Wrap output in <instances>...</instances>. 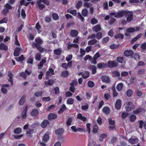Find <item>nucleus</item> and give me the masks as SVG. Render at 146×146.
Here are the masks:
<instances>
[{"label": "nucleus", "mask_w": 146, "mask_h": 146, "mask_svg": "<svg viewBox=\"0 0 146 146\" xmlns=\"http://www.w3.org/2000/svg\"><path fill=\"white\" fill-rule=\"evenodd\" d=\"M66 109V107L65 105L63 104L62 105L61 108H60L59 111H58L59 113H60L63 112Z\"/></svg>", "instance_id": "nucleus-44"}, {"label": "nucleus", "mask_w": 146, "mask_h": 146, "mask_svg": "<svg viewBox=\"0 0 146 146\" xmlns=\"http://www.w3.org/2000/svg\"><path fill=\"white\" fill-rule=\"evenodd\" d=\"M101 79L104 82L109 83L110 81L109 78L106 76H103L101 78Z\"/></svg>", "instance_id": "nucleus-15"}, {"label": "nucleus", "mask_w": 146, "mask_h": 146, "mask_svg": "<svg viewBox=\"0 0 146 146\" xmlns=\"http://www.w3.org/2000/svg\"><path fill=\"white\" fill-rule=\"evenodd\" d=\"M117 66V63L114 61H109L108 62V66L109 67L113 68Z\"/></svg>", "instance_id": "nucleus-6"}, {"label": "nucleus", "mask_w": 146, "mask_h": 146, "mask_svg": "<svg viewBox=\"0 0 146 146\" xmlns=\"http://www.w3.org/2000/svg\"><path fill=\"white\" fill-rule=\"evenodd\" d=\"M93 131L94 133H96L98 130V126L96 123H95L93 129Z\"/></svg>", "instance_id": "nucleus-42"}, {"label": "nucleus", "mask_w": 146, "mask_h": 146, "mask_svg": "<svg viewBox=\"0 0 146 146\" xmlns=\"http://www.w3.org/2000/svg\"><path fill=\"white\" fill-rule=\"evenodd\" d=\"M78 34V31L76 30H72L71 31L70 35L72 37H76L77 36Z\"/></svg>", "instance_id": "nucleus-25"}, {"label": "nucleus", "mask_w": 146, "mask_h": 146, "mask_svg": "<svg viewBox=\"0 0 146 146\" xmlns=\"http://www.w3.org/2000/svg\"><path fill=\"white\" fill-rule=\"evenodd\" d=\"M109 123L110 125L109 126V128L110 130H113L114 129V125L115 123L114 121L112 120L111 119H109Z\"/></svg>", "instance_id": "nucleus-9"}, {"label": "nucleus", "mask_w": 146, "mask_h": 146, "mask_svg": "<svg viewBox=\"0 0 146 146\" xmlns=\"http://www.w3.org/2000/svg\"><path fill=\"white\" fill-rule=\"evenodd\" d=\"M72 47H74L77 48L78 47V44H69L68 45V48L69 49H70Z\"/></svg>", "instance_id": "nucleus-41"}, {"label": "nucleus", "mask_w": 146, "mask_h": 146, "mask_svg": "<svg viewBox=\"0 0 146 146\" xmlns=\"http://www.w3.org/2000/svg\"><path fill=\"white\" fill-rule=\"evenodd\" d=\"M38 110L34 109L31 112V114L33 116H36L38 114Z\"/></svg>", "instance_id": "nucleus-26"}, {"label": "nucleus", "mask_w": 146, "mask_h": 146, "mask_svg": "<svg viewBox=\"0 0 146 146\" xmlns=\"http://www.w3.org/2000/svg\"><path fill=\"white\" fill-rule=\"evenodd\" d=\"M70 84L71 85V86L70 88V90L72 93H74L75 90L74 86L76 85V82H75L74 81L72 83H71Z\"/></svg>", "instance_id": "nucleus-16"}, {"label": "nucleus", "mask_w": 146, "mask_h": 146, "mask_svg": "<svg viewBox=\"0 0 146 146\" xmlns=\"http://www.w3.org/2000/svg\"><path fill=\"white\" fill-rule=\"evenodd\" d=\"M80 56H78V58L79 59L82 58L83 56L85 54V51L82 49H80Z\"/></svg>", "instance_id": "nucleus-28"}, {"label": "nucleus", "mask_w": 146, "mask_h": 146, "mask_svg": "<svg viewBox=\"0 0 146 146\" xmlns=\"http://www.w3.org/2000/svg\"><path fill=\"white\" fill-rule=\"evenodd\" d=\"M92 70V73L93 74H94L96 73V68L94 66H92L91 68Z\"/></svg>", "instance_id": "nucleus-63"}, {"label": "nucleus", "mask_w": 146, "mask_h": 146, "mask_svg": "<svg viewBox=\"0 0 146 146\" xmlns=\"http://www.w3.org/2000/svg\"><path fill=\"white\" fill-rule=\"evenodd\" d=\"M128 115V113L127 112L123 111L122 113V118L124 119Z\"/></svg>", "instance_id": "nucleus-53"}, {"label": "nucleus", "mask_w": 146, "mask_h": 146, "mask_svg": "<svg viewBox=\"0 0 146 146\" xmlns=\"http://www.w3.org/2000/svg\"><path fill=\"white\" fill-rule=\"evenodd\" d=\"M14 132L15 133L20 134L21 132V129L20 128H17L14 130Z\"/></svg>", "instance_id": "nucleus-36"}, {"label": "nucleus", "mask_w": 146, "mask_h": 146, "mask_svg": "<svg viewBox=\"0 0 146 146\" xmlns=\"http://www.w3.org/2000/svg\"><path fill=\"white\" fill-rule=\"evenodd\" d=\"M36 29L37 30L38 33L42 31V28L38 23H37L36 25Z\"/></svg>", "instance_id": "nucleus-29"}, {"label": "nucleus", "mask_w": 146, "mask_h": 146, "mask_svg": "<svg viewBox=\"0 0 146 146\" xmlns=\"http://www.w3.org/2000/svg\"><path fill=\"white\" fill-rule=\"evenodd\" d=\"M41 55L39 53H37L35 55V58L36 60L39 61L40 59Z\"/></svg>", "instance_id": "nucleus-51"}, {"label": "nucleus", "mask_w": 146, "mask_h": 146, "mask_svg": "<svg viewBox=\"0 0 146 146\" xmlns=\"http://www.w3.org/2000/svg\"><path fill=\"white\" fill-rule=\"evenodd\" d=\"M72 131L76 133L77 132V127L75 126H72L71 127Z\"/></svg>", "instance_id": "nucleus-59"}, {"label": "nucleus", "mask_w": 146, "mask_h": 146, "mask_svg": "<svg viewBox=\"0 0 146 146\" xmlns=\"http://www.w3.org/2000/svg\"><path fill=\"white\" fill-rule=\"evenodd\" d=\"M103 112L106 114H108L110 113V108L108 107H104L102 110Z\"/></svg>", "instance_id": "nucleus-20"}, {"label": "nucleus", "mask_w": 146, "mask_h": 146, "mask_svg": "<svg viewBox=\"0 0 146 146\" xmlns=\"http://www.w3.org/2000/svg\"><path fill=\"white\" fill-rule=\"evenodd\" d=\"M126 15L127 16V21L128 22H130L133 19V15L132 12H127Z\"/></svg>", "instance_id": "nucleus-7"}, {"label": "nucleus", "mask_w": 146, "mask_h": 146, "mask_svg": "<svg viewBox=\"0 0 146 146\" xmlns=\"http://www.w3.org/2000/svg\"><path fill=\"white\" fill-rule=\"evenodd\" d=\"M142 34L140 33L136 37L134 38L132 40V42L133 43H134L141 36Z\"/></svg>", "instance_id": "nucleus-40"}, {"label": "nucleus", "mask_w": 146, "mask_h": 146, "mask_svg": "<svg viewBox=\"0 0 146 146\" xmlns=\"http://www.w3.org/2000/svg\"><path fill=\"white\" fill-rule=\"evenodd\" d=\"M136 93L137 96L139 97H140L143 95L142 92L139 90H136Z\"/></svg>", "instance_id": "nucleus-58"}, {"label": "nucleus", "mask_w": 146, "mask_h": 146, "mask_svg": "<svg viewBox=\"0 0 146 146\" xmlns=\"http://www.w3.org/2000/svg\"><path fill=\"white\" fill-rule=\"evenodd\" d=\"M26 98L25 96H23L21 98L19 102V104L21 105H23L25 100Z\"/></svg>", "instance_id": "nucleus-33"}, {"label": "nucleus", "mask_w": 146, "mask_h": 146, "mask_svg": "<svg viewBox=\"0 0 146 146\" xmlns=\"http://www.w3.org/2000/svg\"><path fill=\"white\" fill-rule=\"evenodd\" d=\"M43 94V92H42L38 91L35 93L34 95L36 97H38L42 96Z\"/></svg>", "instance_id": "nucleus-37"}, {"label": "nucleus", "mask_w": 146, "mask_h": 146, "mask_svg": "<svg viewBox=\"0 0 146 146\" xmlns=\"http://www.w3.org/2000/svg\"><path fill=\"white\" fill-rule=\"evenodd\" d=\"M72 119L71 118H69L67 119L66 122V124L68 126H69L71 125V124L72 122Z\"/></svg>", "instance_id": "nucleus-52"}, {"label": "nucleus", "mask_w": 146, "mask_h": 146, "mask_svg": "<svg viewBox=\"0 0 146 146\" xmlns=\"http://www.w3.org/2000/svg\"><path fill=\"white\" fill-rule=\"evenodd\" d=\"M8 76L9 77V78L8 80L9 82L12 83L13 80L12 77H13V74L11 72H9L7 74Z\"/></svg>", "instance_id": "nucleus-27"}, {"label": "nucleus", "mask_w": 146, "mask_h": 146, "mask_svg": "<svg viewBox=\"0 0 146 146\" xmlns=\"http://www.w3.org/2000/svg\"><path fill=\"white\" fill-rule=\"evenodd\" d=\"M89 76V74L88 72H85L84 73L82 74L83 77L85 78H88Z\"/></svg>", "instance_id": "nucleus-50"}, {"label": "nucleus", "mask_w": 146, "mask_h": 146, "mask_svg": "<svg viewBox=\"0 0 146 146\" xmlns=\"http://www.w3.org/2000/svg\"><path fill=\"white\" fill-rule=\"evenodd\" d=\"M101 28L100 25H97L94 26L93 28V30L94 31L96 32L101 30Z\"/></svg>", "instance_id": "nucleus-19"}, {"label": "nucleus", "mask_w": 146, "mask_h": 146, "mask_svg": "<svg viewBox=\"0 0 146 146\" xmlns=\"http://www.w3.org/2000/svg\"><path fill=\"white\" fill-rule=\"evenodd\" d=\"M15 58L17 61L21 62L23 61L25 58H24L23 55H22L16 58Z\"/></svg>", "instance_id": "nucleus-35"}, {"label": "nucleus", "mask_w": 146, "mask_h": 146, "mask_svg": "<svg viewBox=\"0 0 146 146\" xmlns=\"http://www.w3.org/2000/svg\"><path fill=\"white\" fill-rule=\"evenodd\" d=\"M77 118L81 119L83 121H85L86 120V117L84 116H83L80 113H79L78 114Z\"/></svg>", "instance_id": "nucleus-22"}, {"label": "nucleus", "mask_w": 146, "mask_h": 146, "mask_svg": "<svg viewBox=\"0 0 146 146\" xmlns=\"http://www.w3.org/2000/svg\"><path fill=\"white\" fill-rule=\"evenodd\" d=\"M98 20L94 18H93L91 20V23L92 24H95L97 23H98Z\"/></svg>", "instance_id": "nucleus-62"}, {"label": "nucleus", "mask_w": 146, "mask_h": 146, "mask_svg": "<svg viewBox=\"0 0 146 146\" xmlns=\"http://www.w3.org/2000/svg\"><path fill=\"white\" fill-rule=\"evenodd\" d=\"M109 38L108 37H106L104 38L102 41V43L104 44H106L109 40Z\"/></svg>", "instance_id": "nucleus-54"}, {"label": "nucleus", "mask_w": 146, "mask_h": 146, "mask_svg": "<svg viewBox=\"0 0 146 146\" xmlns=\"http://www.w3.org/2000/svg\"><path fill=\"white\" fill-rule=\"evenodd\" d=\"M69 74L68 71H65L63 72L61 74V76L64 77H66L68 76Z\"/></svg>", "instance_id": "nucleus-49"}, {"label": "nucleus", "mask_w": 146, "mask_h": 146, "mask_svg": "<svg viewBox=\"0 0 146 146\" xmlns=\"http://www.w3.org/2000/svg\"><path fill=\"white\" fill-rule=\"evenodd\" d=\"M97 42V40L95 39H93L92 40H89L88 42V45H91L95 44Z\"/></svg>", "instance_id": "nucleus-34"}, {"label": "nucleus", "mask_w": 146, "mask_h": 146, "mask_svg": "<svg viewBox=\"0 0 146 146\" xmlns=\"http://www.w3.org/2000/svg\"><path fill=\"white\" fill-rule=\"evenodd\" d=\"M74 99L71 98L68 99L67 101V103L68 104L71 105L73 104Z\"/></svg>", "instance_id": "nucleus-38"}, {"label": "nucleus", "mask_w": 146, "mask_h": 146, "mask_svg": "<svg viewBox=\"0 0 146 146\" xmlns=\"http://www.w3.org/2000/svg\"><path fill=\"white\" fill-rule=\"evenodd\" d=\"M35 43L34 44L36 48L38 50L41 52H46V49L42 48L40 46V45L42 44L43 43V41L40 38L38 37L35 39Z\"/></svg>", "instance_id": "nucleus-1"}, {"label": "nucleus", "mask_w": 146, "mask_h": 146, "mask_svg": "<svg viewBox=\"0 0 146 146\" xmlns=\"http://www.w3.org/2000/svg\"><path fill=\"white\" fill-rule=\"evenodd\" d=\"M82 15L83 16L86 17L88 15L87 10L85 9H84L82 11Z\"/></svg>", "instance_id": "nucleus-43"}, {"label": "nucleus", "mask_w": 146, "mask_h": 146, "mask_svg": "<svg viewBox=\"0 0 146 146\" xmlns=\"http://www.w3.org/2000/svg\"><path fill=\"white\" fill-rule=\"evenodd\" d=\"M49 139V136L48 134H45L43 136L42 138V141L43 143H45Z\"/></svg>", "instance_id": "nucleus-17"}, {"label": "nucleus", "mask_w": 146, "mask_h": 146, "mask_svg": "<svg viewBox=\"0 0 146 146\" xmlns=\"http://www.w3.org/2000/svg\"><path fill=\"white\" fill-rule=\"evenodd\" d=\"M107 136L106 134L105 133L101 134L100 136L99 140L100 141H102L103 139L106 138Z\"/></svg>", "instance_id": "nucleus-46"}, {"label": "nucleus", "mask_w": 146, "mask_h": 146, "mask_svg": "<svg viewBox=\"0 0 146 146\" xmlns=\"http://www.w3.org/2000/svg\"><path fill=\"white\" fill-rule=\"evenodd\" d=\"M88 86L90 87H93L94 86V83L91 81L88 82Z\"/></svg>", "instance_id": "nucleus-64"}, {"label": "nucleus", "mask_w": 146, "mask_h": 146, "mask_svg": "<svg viewBox=\"0 0 146 146\" xmlns=\"http://www.w3.org/2000/svg\"><path fill=\"white\" fill-rule=\"evenodd\" d=\"M56 118V115L52 113H50L48 116V119L50 120L55 119Z\"/></svg>", "instance_id": "nucleus-23"}, {"label": "nucleus", "mask_w": 146, "mask_h": 146, "mask_svg": "<svg viewBox=\"0 0 146 146\" xmlns=\"http://www.w3.org/2000/svg\"><path fill=\"white\" fill-rule=\"evenodd\" d=\"M21 15L22 17V18L23 19H25L26 17V14L25 13V11L24 10L22 9L21 10Z\"/></svg>", "instance_id": "nucleus-47"}, {"label": "nucleus", "mask_w": 146, "mask_h": 146, "mask_svg": "<svg viewBox=\"0 0 146 146\" xmlns=\"http://www.w3.org/2000/svg\"><path fill=\"white\" fill-rule=\"evenodd\" d=\"M22 50V49L19 47H17L15 49L14 53V55L15 56H17L19 55L20 52Z\"/></svg>", "instance_id": "nucleus-18"}, {"label": "nucleus", "mask_w": 146, "mask_h": 146, "mask_svg": "<svg viewBox=\"0 0 146 146\" xmlns=\"http://www.w3.org/2000/svg\"><path fill=\"white\" fill-rule=\"evenodd\" d=\"M49 124V121L47 120H44L41 123V126L43 128H45L47 125Z\"/></svg>", "instance_id": "nucleus-13"}, {"label": "nucleus", "mask_w": 146, "mask_h": 146, "mask_svg": "<svg viewBox=\"0 0 146 146\" xmlns=\"http://www.w3.org/2000/svg\"><path fill=\"white\" fill-rule=\"evenodd\" d=\"M140 29V28L136 27L135 28L129 27L127 28L126 30V32L125 33V35L126 36H129V33H133L135 31H138Z\"/></svg>", "instance_id": "nucleus-3"}, {"label": "nucleus", "mask_w": 146, "mask_h": 146, "mask_svg": "<svg viewBox=\"0 0 146 146\" xmlns=\"http://www.w3.org/2000/svg\"><path fill=\"white\" fill-rule=\"evenodd\" d=\"M121 101L120 99L117 100L116 102L115 108L117 110H119L121 107Z\"/></svg>", "instance_id": "nucleus-8"}, {"label": "nucleus", "mask_w": 146, "mask_h": 146, "mask_svg": "<svg viewBox=\"0 0 146 146\" xmlns=\"http://www.w3.org/2000/svg\"><path fill=\"white\" fill-rule=\"evenodd\" d=\"M9 85L8 84L3 85L1 88V91L4 94H5L7 92V88L9 87Z\"/></svg>", "instance_id": "nucleus-12"}, {"label": "nucleus", "mask_w": 146, "mask_h": 146, "mask_svg": "<svg viewBox=\"0 0 146 146\" xmlns=\"http://www.w3.org/2000/svg\"><path fill=\"white\" fill-rule=\"evenodd\" d=\"M133 54L132 50H126L124 52V55L126 56H132Z\"/></svg>", "instance_id": "nucleus-11"}, {"label": "nucleus", "mask_w": 146, "mask_h": 146, "mask_svg": "<svg viewBox=\"0 0 146 146\" xmlns=\"http://www.w3.org/2000/svg\"><path fill=\"white\" fill-rule=\"evenodd\" d=\"M44 83L46 86L48 85L52 86L54 83V81L53 80H48L47 81H45Z\"/></svg>", "instance_id": "nucleus-32"}, {"label": "nucleus", "mask_w": 146, "mask_h": 146, "mask_svg": "<svg viewBox=\"0 0 146 146\" xmlns=\"http://www.w3.org/2000/svg\"><path fill=\"white\" fill-rule=\"evenodd\" d=\"M51 100V98L49 97H44L42 98V101L45 102H48Z\"/></svg>", "instance_id": "nucleus-55"}, {"label": "nucleus", "mask_w": 146, "mask_h": 146, "mask_svg": "<svg viewBox=\"0 0 146 146\" xmlns=\"http://www.w3.org/2000/svg\"><path fill=\"white\" fill-rule=\"evenodd\" d=\"M0 49L6 50L7 49V47L4 44L1 43L0 44Z\"/></svg>", "instance_id": "nucleus-39"}, {"label": "nucleus", "mask_w": 146, "mask_h": 146, "mask_svg": "<svg viewBox=\"0 0 146 146\" xmlns=\"http://www.w3.org/2000/svg\"><path fill=\"white\" fill-rule=\"evenodd\" d=\"M67 12L68 13H70L74 16H76V11L75 10H68Z\"/></svg>", "instance_id": "nucleus-48"}, {"label": "nucleus", "mask_w": 146, "mask_h": 146, "mask_svg": "<svg viewBox=\"0 0 146 146\" xmlns=\"http://www.w3.org/2000/svg\"><path fill=\"white\" fill-rule=\"evenodd\" d=\"M52 17L53 19L55 20H58L59 18V17L57 14L55 13L52 14Z\"/></svg>", "instance_id": "nucleus-56"}, {"label": "nucleus", "mask_w": 146, "mask_h": 146, "mask_svg": "<svg viewBox=\"0 0 146 146\" xmlns=\"http://www.w3.org/2000/svg\"><path fill=\"white\" fill-rule=\"evenodd\" d=\"M127 12L126 11H122L118 13H111L110 14V15L111 17L113 16L116 18H119L123 16L124 15H126Z\"/></svg>", "instance_id": "nucleus-2"}, {"label": "nucleus", "mask_w": 146, "mask_h": 146, "mask_svg": "<svg viewBox=\"0 0 146 146\" xmlns=\"http://www.w3.org/2000/svg\"><path fill=\"white\" fill-rule=\"evenodd\" d=\"M128 141L130 143L134 144L137 143L139 141V140L137 138H131L129 139Z\"/></svg>", "instance_id": "nucleus-10"}, {"label": "nucleus", "mask_w": 146, "mask_h": 146, "mask_svg": "<svg viewBox=\"0 0 146 146\" xmlns=\"http://www.w3.org/2000/svg\"><path fill=\"white\" fill-rule=\"evenodd\" d=\"M115 37L116 38H120L123 39L124 38V35L122 34H119L115 35Z\"/></svg>", "instance_id": "nucleus-57"}, {"label": "nucleus", "mask_w": 146, "mask_h": 146, "mask_svg": "<svg viewBox=\"0 0 146 146\" xmlns=\"http://www.w3.org/2000/svg\"><path fill=\"white\" fill-rule=\"evenodd\" d=\"M123 86V84L122 83H120L117 84L116 88L118 91H120L122 90Z\"/></svg>", "instance_id": "nucleus-30"}, {"label": "nucleus", "mask_w": 146, "mask_h": 146, "mask_svg": "<svg viewBox=\"0 0 146 146\" xmlns=\"http://www.w3.org/2000/svg\"><path fill=\"white\" fill-rule=\"evenodd\" d=\"M31 72H28L27 70H25V72H22L20 74V75L24 78H26L27 76L26 74H27L28 75L31 74Z\"/></svg>", "instance_id": "nucleus-14"}, {"label": "nucleus", "mask_w": 146, "mask_h": 146, "mask_svg": "<svg viewBox=\"0 0 146 146\" xmlns=\"http://www.w3.org/2000/svg\"><path fill=\"white\" fill-rule=\"evenodd\" d=\"M145 72V70L142 68L138 70L137 72V74L138 75H143Z\"/></svg>", "instance_id": "nucleus-31"}, {"label": "nucleus", "mask_w": 146, "mask_h": 146, "mask_svg": "<svg viewBox=\"0 0 146 146\" xmlns=\"http://www.w3.org/2000/svg\"><path fill=\"white\" fill-rule=\"evenodd\" d=\"M102 33L100 32H98L96 35V38L98 39H100L102 37Z\"/></svg>", "instance_id": "nucleus-61"}, {"label": "nucleus", "mask_w": 146, "mask_h": 146, "mask_svg": "<svg viewBox=\"0 0 146 146\" xmlns=\"http://www.w3.org/2000/svg\"><path fill=\"white\" fill-rule=\"evenodd\" d=\"M64 130L62 129L56 130L55 131L56 134L58 135H62L63 133Z\"/></svg>", "instance_id": "nucleus-24"}, {"label": "nucleus", "mask_w": 146, "mask_h": 146, "mask_svg": "<svg viewBox=\"0 0 146 146\" xmlns=\"http://www.w3.org/2000/svg\"><path fill=\"white\" fill-rule=\"evenodd\" d=\"M46 58H44L40 62V64L38 65V69H41L43 66V65L46 63Z\"/></svg>", "instance_id": "nucleus-21"}, {"label": "nucleus", "mask_w": 146, "mask_h": 146, "mask_svg": "<svg viewBox=\"0 0 146 146\" xmlns=\"http://www.w3.org/2000/svg\"><path fill=\"white\" fill-rule=\"evenodd\" d=\"M54 70L51 68H50L46 72V75L45 77L46 79H48L49 76L51 75H54Z\"/></svg>", "instance_id": "nucleus-5"}, {"label": "nucleus", "mask_w": 146, "mask_h": 146, "mask_svg": "<svg viewBox=\"0 0 146 146\" xmlns=\"http://www.w3.org/2000/svg\"><path fill=\"white\" fill-rule=\"evenodd\" d=\"M125 108L126 110L128 111H131L133 110L135 108V106L133 105L132 102H128L126 103Z\"/></svg>", "instance_id": "nucleus-4"}, {"label": "nucleus", "mask_w": 146, "mask_h": 146, "mask_svg": "<svg viewBox=\"0 0 146 146\" xmlns=\"http://www.w3.org/2000/svg\"><path fill=\"white\" fill-rule=\"evenodd\" d=\"M133 94V91L131 89H129L128 90L127 92V95L129 97L131 96Z\"/></svg>", "instance_id": "nucleus-45"}, {"label": "nucleus", "mask_w": 146, "mask_h": 146, "mask_svg": "<svg viewBox=\"0 0 146 146\" xmlns=\"http://www.w3.org/2000/svg\"><path fill=\"white\" fill-rule=\"evenodd\" d=\"M54 52L55 54L57 55H59L61 53V50L59 49L54 50Z\"/></svg>", "instance_id": "nucleus-60"}]
</instances>
